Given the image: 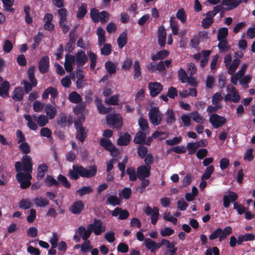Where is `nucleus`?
Listing matches in <instances>:
<instances>
[{"mask_svg": "<svg viewBox=\"0 0 255 255\" xmlns=\"http://www.w3.org/2000/svg\"><path fill=\"white\" fill-rule=\"evenodd\" d=\"M105 67L107 72L110 74H113L116 72V67L115 64L110 61H108L105 63Z\"/></svg>", "mask_w": 255, "mask_h": 255, "instance_id": "bf43d9fd", "label": "nucleus"}, {"mask_svg": "<svg viewBox=\"0 0 255 255\" xmlns=\"http://www.w3.org/2000/svg\"><path fill=\"white\" fill-rule=\"evenodd\" d=\"M69 101L74 104H79L81 102L82 98L81 96L76 91H73L69 94Z\"/></svg>", "mask_w": 255, "mask_h": 255, "instance_id": "c9c22d12", "label": "nucleus"}, {"mask_svg": "<svg viewBox=\"0 0 255 255\" xmlns=\"http://www.w3.org/2000/svg\"><path fill=\"white\" fill-rule=\"evenodd\" d=\"M130 140V135L128 133L126 132L120 136L117 140V144L120 146L128 145L129 143Z\"/></svg>", "mask_w": 255, "mask_h": 255, "instance_id": "bb28decb", "label": "nucleus"}, {"mask_svg": "<svg viewBox=\"0 0 255 255\" xmlns=\"http://www.w3.org/2000/svg\"><path fill=\"white\" fill-rule=\"evenodd\" d=\"M33 202L37 207H43L49 204V201L44 197H36L33 199Z\"/></svg>", "mask_w": 255, "mask_h": 255, "instance_id": "79ce46f5", "label": "nucleus"}, {"mask_svg": "<svg viewBox=\"0 0 255 255\" xmlns=\"http://www.w3.org/2000/svg\"><path fill=\"white\" fill-rule=\"evenodd\" d=\"M86 108V104L84 102L80 103L73 109V112L76 115L83 114Z\"/></svg>", "mask_w": 255, "mask_h": 255, "instance_id": "3c124183", "label": "nucleus"}, {"mask_svg": "<svg viewBox=\"0 0 255 255\" xmlns=\"http://www.w3.org/2000/svg\"><path fill=\"white\" fill-rule=\"evenodd\" d=\"M214 166L212 165H210L207 167L205 170L204 173L201 176V179H209L210 178L212 174L214 172Z\"/></svg>", "mask_w": 255, "mask_h": 255, "instance_id": "6e6d98bb", "label": "nucleus"}, {"mask_svg": "<svg viewBox=\"0 0 255 255\" xmlns=\"http://www.w3.org/2000/svg\"><path fill=\"white\" fill-rule=\"evenodd\" d=\"M228 192L229 195H225L223 198L224 207L228 208L229 207L231 202H233L234 209L237 210L238 214L240 215L244 214L246 212L245 207L236 202L239 197L238 194L231 191H228Z\"/></svg>", "mask_w": 255, "mask_h": 255, "instance_id": "f03ea898", "label": "nucleus"}, {"mask_svg": "<svg viewBox=\"0 0 255 255\" xmlns=\"http://www.w3.org/2000/svg\"><path fill=\"white\" fill-rule=\"evenodd\" d=\"M232 232V229L230 226H227L223 230L218 228L209 235V238L210 240H213L219 238V241L222 242L226 239Z\"/></svg>", "mask_w": 255, "mask_h": 255, "instance_id": "20e7f679", "label": "nucleus"}, {"mask_svg": "<svg viewBox=\"0 0 255 255\" xmlns=\"http://www.w3.org/2000/svg\"><path fill=\"white\" fill-rule=\"evenodd\" d=\"M48 170V166L45 163H41L38 165L37 167V172L36 179L38 181L41 180L45 176L46 173Z\"/></svg>", "mask_w": 255, "mask_h": 255, "instance_id": "412c9836", "label": "nucleus"}, {"mask_svg": "<svg viewBox=\"0 0 255 255\" xmlns=\"http://www.w3.org/2000/svg\"><path fill=\"white\" fill-rule=\"evenodd\" d=\"M140 180L141 181L140 186L136 188V191L141 194L145 190L146 187L149 185L150 181L145 178Z\"/></svg>", "mask_w": 255, "mask_h": 255, "instance_id": "e2e57ef3", "label": "nucleus"}, {"mask_svg": "<svg viewBox=\"0 0 255 255\" xmlns=\"http://www.w3.org/2000/svg\"><path fill=\"white\" fill-rule=\"evenodd\" d=\"M170 24L173 34L177 35L178 33V23L173 16L170 18Z\"/></svg>", "mask_w": 255, "mask_h": 255, "instance_id": "8fccbe9b", "label": "nucleus"}, {"mask_svg": "<svg viewBox=\"0 0 255 255\" xmlns=\"http://www.w3.org/2000/svg\"><path fill=\"white\" fill-rule=\"evenodd\" d=\"M59 16V24L63 23L67 21L68 11L65 8L61 7L57 11Z\"/></svg>", "mask_w": 255, "mask_h": 255, "instance_id": "c03bdc74", "label": "nucleus"}, {"mask_svg": "<svg viewBox=\"0 0 255 255\" xmlns=\"http://www.w3.org/2000/svg\"><path fill=\"white\" fill-rule=\"evenodd\" d=\"M209 122L214 128H218L224 125L227 122V120L223 116H219L217 114H213L209 118Z\"/></svg>", "mask_w": 255, "mask_h": 255, "instance_id": "9d476101", "label": "nucleus"}, {"mask_svg": "<svg viewBox=\"0 0 255 255\" xmlns=\"http://www.w3.org/2000/svg\"><path fill=\"white\" fill-rule=\"evenodd\" d=\"M121 200L116 195H109L106 201L107 205H110L113 206L121 205Z\"/></svg>", "mask_w": 255, "mask_h": 255, "instance_id": "473e14b6", "label": "nucleus"}, {"mask_svg": "<svg viewBox=\"0 0 255 255\" xmlns=\"http://www.w3.org/2000/svg\"><path fill=\"white\" fill-rule=\"evenodd\" d=\"M169 54L167 50H162L156 53V54L152 55L151 59L152 61H157L158 60H162L167 57Z\"/></svg>", "mask_w": 255, "mask_h": 255, "instance_id": "2f4dec72", "label": "nucleus"}, {"mask_svg": "<svg viewBox=\"0 0 255 255\" xmlns=\"http://www.w3.org/2000/svg\"><path fill=\"white\" fill-rule=\"evenodd\" d=\"M91 233L94 232L95 235H100L106 230V227L103 225L102 220L94 219L93 223L88 225Z\"/></svg>", "mask_w": 255, "mask_h": 255, "instance_id": "6e6552de", "label": "nucleus"}, {"mask_svg": "<svg viewBox=\"0 0 255 255\" xmlns=\"http://www.w3.org/2000/svg\"><path fill=\"white\" fill-rule=\"evenodd\" d=\"M166 116V123L168 125H171L176 121L173 111L171 109H168L165 113Z\"/></svg>", "mask_w": 255, "mask_h": 255, "instance_id": "4c0bfd02", "label": "nucleus"}, {"mask_svg": "<svg viewBox=\"0 0 255 255\" xmlns=\"http://www.w3.org/2000/svg\"><path fill=\"white\" fill-rule=\"evenodd\" d=\"M33 162L30 156L24 155L22 156L21 162L17 161L15 163L14 167L16 171L32 172Z\"/></svg>", "mask_w": 255, "mask_h": 255, "instance_id": "7ed1b4c3", "label": "nucleus"}, {"mask_svg": "<svg viewBox=\"0 0 255 255\" xmlns=\"http://www.w3.org/2000/svg\"><path fill=\"white\" fill-rule=\"evenodd\" d=\"M10 85L8 81H4L0 84V96L3 98L9 96V90Z\"/></svg>", "mask_w": 255, "mask_h": 255, "instance_id": "b1692460", "label": "nucleus"}, {"mask_svg": "<svg viewBox=\"0 0 255 255\" xmlns=\"http://www.w3.org/2000/svg\"><path fill=\"white\" fill-rule=\"evenodd\" d=\"M73 121L74 119L72 116H67L65 113H61L58 115L57 124L60 128H65L67 126H71Z\"/></svg>", "mask_w": 255, "mask_h": 255, "instance_id": "1a4fd4ad", "label": "nucleus"}, {"mask_svg": "<svg viewBox=\"0 0 255 255\" xmlns=\"http://www.w3.org/2000/svg\"><path fill=\"white\" fill-rule=\"evenodd\" d=\"M16 178L22 189H26L31 185V173L28 172L16 171Z\"/></svg>", "mask_w": 255, "mask_h": 255, "instance_id": "39448f33", "label": "nucleus"}, {"mask_svg": "<svg viewBox=\"0 0 255 255\" xmlns=\"http://www.w3.org/2000/svg\"><path fill=\"white\" fill-rule=\"evenodd\" d=\"M127 174L129 176V180L130 181H134L137 178V174L135 169L133 167H129L127 169Z\"/></svg>", "mask_w": 255, "mask_h": 255, "instance_id": "13d9d810", "label": "nucleus"}, {"mask_svg": "<svg viewBox=\"0 0 255 255\" xmlns=\"http://www.w3.org/2000/svg\"><path fill=\"white\" fill-rule=\"evenodd\" d=\"M151 167L147 165H140L137 168V176L139 180H143L150 175Z\"/></svg>", "mask_w": 255, "mask_h": 255, "instance_id": "4468645a", "label": "nucleus"}, {"mask_svg": "<svg viewBox=\"0 0 255 255\" xmlns=\"http://www.w3.org/2000/svg\"><path fill=\"white\" fill-rule=\"evenodd\" d=\"M93 191L92 188L90 186L82 187L77 190V193L81 197L91 193Z\"/></svg>", "mask_w": 255, "mask_h": 255, "instance_id": "5fc2aeb1", "label": "nucleus"}, {"mask_svg": "<svg viewBox=\"0 0 255 255\" xmlns=\"http://www.w3.org/2000/svg\"><path fill=\"white\" fill-rule=\"evenodd\" d=\"M57 181L59 182V184H61L65 188L69 189L71 186V183L68 181L67 178L62 174H59L58 175Z\"/></svg>", "mask_w": 255, "mask_h": 255, "instance_id": "de8ad7c7", "label": "nucleus"}, {"mask_svg": "<svg viewBox=\"0 0 255 255\" xmlns=\"http://www.w3.org/2000/svg\"><path fill=\"white\" fill-rule=\"evenodd\" d=\"M148 148L147 147L143 145V144L139 145L137 147V153L138 156L141 158L143 159L146 155L148 154Z\"/></svg>", "mask_w": 255, "mask_h": 255, "instance_id": "864d4df0", "label": "nucleus"}, {"mask_svg": "<svg viewBox=\"0 0 255 255\" xmlns=\"http://www.w3.org/2000/svg\"><path fill=\"white\" fill-rule=\"evenodd\" d=\"M87 12V5L85 3H81V5L78 7L76 13L77 17L79 19L84 18Z\"/></svg>", "mask_w": 255, "mask_h": 255, "instance_id": "f704fd0d", "label": "nucleus"}, {"mask_svg": "<svg viewBox=\"0 0 255 255\" xmlns=\"http://www.w3.org/2000/svg\"><path fill=\"white\" fill-rule=\"evenodd\" d=\"M242 2V0H222L221 3L219 5L226 6L227 7H224L223 10L222 11H224L226 10H230L237 7Z\"/></svg>", "mask_w": 255, "mask_h": 255, "instance_id": "ddd939ff", "label": "nucleus"}, {"mask_svg": "<svg viewBox=\"0 0 255 255\" xmlns=\"http://www.w3.org/2000/svg\"><path fill=\"white\" fill-rule=\"evenodd\" d=\"M75 62V57L74 55L67 54L65 55L64 67L67 72H70L73 70V65Z\"/></svg>", "mask_w": 255, "mask_h": 255, "instance_id": "aec40b11", "label": "nucleus"}, {"mask_svg": "<svg viewBox=\"0 0 255 255\" xmlns=\"http://www.w3.org/2000/svg\"><path fill=\"white\" fill-rule=\"evenodd\" d=\"M1 1L3 3V6L6 11L11 12H14V9L12 8L14 0H1Z\"/></svg>", "mask_w": 255, "mask_h": 255, "instance_id": "603ef678", "label": "nucleus"}, {"mask_svg": "<svg viewBox=\"0 0 255 255\" xmlns=\"http://www.w3.org/2000/svg\"><path fill=\"white\" fill-rule=\"evenodd\" d=\"M18 147L21 150L22 153L26 155L30 152V148L27 142H24L21 143Z\"/></svg>", "mask_w": 255, "mask_h": 255, "instance_id": "338daca9", "label": "nucleus"}, {"mask_svg": "<svg viewBox=\"0 0 255 255\" xmlns=\"http://www.w3.org/2000/svg\"><path fill=\"white\" fill-rule=\"evenodd\" d=\"M49 67V58L47 56L42 57L38 63L39 71L44 74L48 72Z\"/></svg>", "mask_w": 255, "mask_h": 255, "instance_id": "6ab92c4d", "label": "nucleus"}, {"mask_svg": "<svg viewBox=\"0 0 255 255\" xmlns=\"http://www.w3.org/2000/svg\"><path fill=\"white\" fill-rule=\"evenodd\" d=\"M228 29L226 27H222L219 29L217 34L218 40L227 39Z\"/></svg>", "mask_w": 255, "mask_h": 255, "instance_id": "4d7b16f0", "label": "nucleus"}, {"mask_svg": "<svg viewBox=\"0 0 255 255\" xmlns=\"http://www.w3.org/2000/svg\"><path fill=\"white\" fill-rule=\"evenodd\" d=\"M138 125L142 131L148 132L149 131V128L147 120L143 117H140L138 121Z\"/></svg>", "mask_w": 255, "mask_h": 255, "instance_id": "e433bc0d", "label": "nucleus"}, {"mask_svg": "<svg viewBox=\"0 0 255 255\" xmlns=\"http://www.w3.org/2000/svg\"><path fill=\"white\" fill-rule=\"evenodd\" d=\"M107 123L117 128H121L123 126V118L119 114H109L106 117Z\"/></svg>", "mask_w": 255, "mask_h": 255, "instance_id": "0eeeda50", "label": "nucleus"}, {"mask_svg": "<svg viewBox=\"0 0 255 255\" xmlns=\"http://www.w3.org/2000/svg\"><path fill=\"white\" fill-rule=\"evenodd\" d=\"M111 215L113 217H117L119 215V219L121 220L127 219L129 215V212L126 209H122L120 207H116L113 211H111Z\"/></svg>", "mask_w": 255, "mask_h": 255, "instance_id": "a211bd4d", "label": "nucleus"}, {"mask_svg": "<svg viewBox=\"0 0 255 255\" xmlns=\"http://www.w3.org/2000/svg\"><path fill=\"white\" fill-rule=\"evenodd\" d=\"M100 144L107 150L111 152L117 151L116 146L112 143L110 139L102 138L100 140Z\"/></svg>", "mask_w": 255, "mask_h": 255, "instance_id": "5701e85b", "label": "nucleus"}, {"mask_svg": "<svg viewBox=\"0 0 255 255\" xmlns=\"http://www.w3.org/2000/svg\"><path fill=\"white\" fill-rule=\"evenodd\" d=\"M96 33L98 36V44L99 46H102L106 41L105 31L101 27L97 29Z\"/></svg>", "mask_w": 255, "mask_h": 255, "instance_id": "c85d7f7f", "label": "nucleus"}, {"mask_svg": "<svg viewBox=\"0 0 255 255\" xmlns=\"http://www.w3.org/2000/svg\"><path fill=\"white\" fill-rule=\"evenodd\" d=\"M34 71V66H32L29 68L28 70V78L31 83H33V85H37V82L35 77Z\"/></svg>", "mask_w": 255, "mask_h": 255, "instance_id": "052dcab7", "label": "nucleus"}, {"mask_svg": "<svg viewBox=\"0 0 255 255\" xmlns=\"http://www.w3.org/2000/svg\"><path fill=\"white\" fill-rule=\"evenodd\" d=\"M127 33L126 31H124L120 35L117 39V43L120 49H122L127 43Z\"/></svg>", "mask_w": 255, "mask_h": 255, "instance_id": "72a5a7b5", "label": "nucleus"}, {"mask_svg": "<svg viewBox=\"0 0 255 255\" xmlns=\"http://www.w3.org/2000/svg\"><path fill=\"white\" fill-rule=\"evenodd\" d=\"M74 56L75 57V62L78 68L83 67L88 61V58L84 51H78Z\"/></svg>", "mask_w": 255, "mask_h": 255, "instance_id": "2eb2a0df", "label": "nucleus"}, {"mask_svg": "<svg viewBox=\"0 0 255 255\" xmlns=\"http://www.w3.org/2000/svg\"><path fill=\"white\" fill-rule=\"evenodd\" d=\"M87 137V131L86 130L85 128H82L81 129L76 130L75 137L81 142H84Z\"/></svg>", "mask_w": 255, "mask_h": 255, "instance_id": "58836bf2", "label": "nucleus"}, {"mask_svg": "<svg viewBox=\"0 0 255 255\" xmlns=\"http://www.w3.org/2000/svg\"><path fill=\"white\" fill-rule=\"evenodd\" d=\"M77 232L79 236L84 241L88 240V239L90 238L91 235L88 225L87 226V229L83 226H80L78 228Z\"/></svg>", "mask_w": 255, "mask_h": 255, "instance_id": "393cba45", "label": "nucleus"}, {"mask_svg": "<svg viewBox=\"0 0 255 255\" xmlns=\"http://www.w3.org/2000/svg\"><path fill=\"white\" fill-rule=\"evenodd\" d=\"M223 9L224 7H222L221 5H217L214 7L213 10L207 12L206 17L211 18L214 21V17L220 11L223 10Z\"/></svg>", "mask_w": 255, "mask_h": 255, "instance_id": "49530a36", "label": "nucleus"}, {"mask_svg": "<svg viewBox=\"0 0 255 255\" xmlns=\"http://www.w3.org/2000/svg\"><path fill=\"white\" fill-rule=\"evenodd\" d=\"M191 118L192 120L197 123L203 124L204 122V119L203 117L200 116L197 111H195L191 113Z\"/></svg>", "mask_w": 255, "mask_h": 255, "instance_id": "680f3d73", "label": "nucleus"}, {"mask_svg": "<svg viewBox=\"0 0 255 255\" xmlns=\"http://www.w3.org/2000/svg\"><path fill=\"white\" fill-rule=\"evenodd\" d=\"M85 205L81 200H77L75 201L71 206L69 210L73 214L79 215L84 209Z\"/></svg>", "mask_w": 255, "mask_h": 255, "instance_id": "f3484780", "label": "nucleus"}, {"mask_svg": "<svg viewBox=\"0 0 255 255\" xmlns=\"http://www.w3.org/2000/svg\"><path fill=\"white\" fill-rule=\"evenodd\" d=\"M132 193L131 189L130 188H124L119 193V196L125 199H128L130 197Z\"/></svg>", "mask_w": 255, "mask_h": 255, "instance_id": "0e129e2a", "label": "nucleus"}, {"mask_svg": "<svg viewBox=\"0 0 255 255\" xmlns=\"http://www.w3.org/2000/svg\"><path fill=\"white\" fill-rule=\"evenodd\" d=\"M97 172V167L96 165L90 166L87 168L81 165L74 164L72 168L68 170L67 175L71 180H77L80 177L86 178L94 177Z\"/></svg>", "mask_w": 255, "mask_h": 255, "instance_id": "f257e3e1", "label": "nucleus"}, {"mask_svg": "<svg viewBox=\"0 0 255 255\" xmlns=\"http://www.w3.org/2000/svg\"><path fill=\"white\" fill-rule=\"evenodd\" d=\"M150 95L152 97L157 96L163 89L162 85L158 82H150L148 84Z\"/></svg>", "mask_w": 255, "mask_h": 255, "instance_id": "dca6fc26", "label": "nucleus"}, {"mask_svg": "<svg viewBox=\"0 0 255 255\" xmlns=\"http://www.w3.org/2000/svg\"><path fill=\"white\" fill-rule=\"evenodd\" d=\"M24 118L27 121V126L31 130H36L37 129V126L35 122L32 120V117L29 115L25 114Z\"/></svg>", "mask_w": 255, "mask_h": 255, "instance_id": "a19ab883", "label": "nucleus"}, {"mask_svg": "<svg viewBox=\"0 0 255 255\" xmlns=\"http://www.w3.org/2000/svg\"><path fill=\"white\" fill-rule=\"evenodd\" d=\"M163 246L165 245L166 247V250L165 252V254L167 255L168 253H171L172 254H176L177 249L175 247L176 243L174 242H170L169 240L163 239H162Z\"/></svg>", "mask_w": 255, "mask_h": 255, "instance_id": "4be33fe9", "label": "nucleus"}, {"mask_svg": "<svg viewBox=\"0 0 255 255\" xmlns=\"http://www.w3.org/2000/svg\"><path fill=\"white\" fill-rule=\"evenodd\" d=\"M133 68L134 71L133 78L134 79H136L141 75V67L138 61H134L133 65Z\"/></svg>", "mask_w": 255, "mask_h": 255, "instance_id": "09e8293b", "label": "nucleus"}, {"mask_svg": "<svg viewBox=\"0 0 255 255\" xmlns=\"http://www.w3.org/2000/svg\"><path fill=\"white\" fill-rule=\"evenodd\" d=\"M145 138H146V132L142 131H138L135 134L133 139V141L135 144L141 145L143 144Z\"/></svg>", "mask_w": 255, "mask_h": 255, "instance_id": "cd10ccee", "label": "nucleus"}, {"mask_svg": "<svg viewBox=\"0 0 255 255\" xmlns=\"http://www.w3.org/2000/svg\"><path fill=\"white\" fill-rule=\"evenodd\" d=\"M144 245L151 253H154L163 246L162 239L160 242L156 243L150 238H146L144 240Z\"/></svg>", "mask_w": 255, "mask_h": 255, "instance_id": "f8f14e48", "label": "nucleus"}, {"mask_svg": "<svg viewBox=\"0 0 255 255\" xmlns=\"http://www.w3.org/2000/svg\"><path fill=\"white\" fill-rule=\"evenodd\" d=\"M45 185L48 187L54 186L58 187L59 186V182L55 179L52 175H47L44 180Z\"/></svg>", "mask_w": 255, "mask_h": 255, "instance_id": "7c9ffc66", "label": "nucleus"}, {"mask_svg": "<svg viewBox=\"0 0 255 255\" xmlns=\"http://www.w3.org/2000/svg\"><path fill=\"white\" fill-rule=\"evenodd\" d=\"M45 112L46 117L50 120L53 119L56 115V108L51 104H47L45 106Z\"/></svg>", "mask_w": 255, "mask_h": 255, "instance_id": "a878e982", "label": "nucleus"}, {"mask_svg": "<svg viewBox=\"0 0 255 255\" xmlns=\"http://www.w3.org/2000/svg\"><path fill=\"white\" fill-rule=\"evenodd\" d=\"M188 206V204L183 198L180 199L177 201V207L180 211L186 210Z\"/></svg>", "mask_w": 255, "mask_h": 255, "instance_id": "774afa93", "label": "nucleus"}, {"mask_svg": "<svg viewBox=\"0 0 255 255\" xmlns=\"http://www.w3.org/2000/svg\"><path fill=\"white\" fill-rule=\"evenodd\" d=\"M240 64V60L238 58L235 59L232 64L227 67L228 73L230 75L234 74Z\"/></svg>", "mask_w": 255, "mask_h": 255, "instance_id": "37998d69", "label": "nucleus"}, {"mask_svg": "<svg viewBox=\"0 0 255 255\" xmlns=\"http://www.w3.org/2000/svg\"><path fill=\"white\" fill-rule=\"evenodd\" d=\"M219 43L218 47L220 52H225L229 50L230 46L227 39L218 40Z\"/></svg>", "mask_w": 255, "mask_h": 255, "instance_id": "ea45409f", "label": "nucleus"}, {"mask_svg": "<svg viewBox=\"0 0 255 255\" xmlns=\"http://www.w3.org/2000/svg\"><path fill=\"white\" fill-rule=\"evenodd\" d=\"M24 92L20 87L15 88L12 96V99L14 101H20L23 98Z\"/></svg>", "mask_w": 255, "mask_h": 255, "instance_id": "c756f323", "label": "nucleus"}, {"mask_svg": "<svg viewBox=\"0 0 255 255\" xmlns=\"http://www.w3.org/2000/svg\"><path fill=\"white\" fill-rule=\"evenodd\" d=\"M33 207V204L29 198L22 199L19 203V207L23 210H27Z\"/></svg>", "mask_w": 255, "mask_h": 255, "instance_id": "a18cd8bd", "label": "nucleus"}, {"mask_svg": "<svg viewBox=\"0 0 255 255\" xmlns=\"http://www.w3.org/2000/svg\"><path fill=\"white\" fill-rule=\"evenodd\" d=\"M176 17L182 23H185L186 21V15L183 8L178 9L176 13Z\"/></svg>", "mask_w": 255, "mask_h": 255, "instance_id": "69168bd1", "label": "nucleus"}, {"mask_svg": "<svg viewBox=\"0 0 255 255\" xmlns=\"http://www.w3.org/2000/svg\"><path fill=\"white\" fill-rule=\"evenodd\" d=\"M144 212L148 216H151V223L155 225L159 218V209L157 207L152 209L150 206H147L144 210Z\"/></svg>", "mask_w": 255, "mask_h": 255, "instance_id": "9b49d317", "label": "nucleus"}, {"mask_svg": "<svg viewBox=\"0 0 255 255\" xmlns=\"http://www.w3.org/2000/svg\"><path fill=\"white\" fill-rule=\"evenodd\" d=\"M148 116L150 122L154 126H157L160 124L162 121L163 115L159 111L158 108L153 107L148 112Z\"/></svg>", "mask_w": 255, "mask_h": 255, "instance_id": "423d86ee", "label": "nucleus"}]
</instances>
